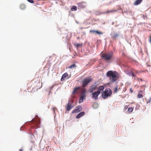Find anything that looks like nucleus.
I'll use <instances>...</instances> for the list:
<instances>
[{
	"label": "nucleus",
	"instance_id": "obj_1",
	"mask_svg": "<svg viewBox=\"0 0 151 151\" xmlns=\"http://www.w3.org/2000/svg\"><path fill=\"white\" fill-rule=\"evenodd\" d=\"M106 76L111 81L113 82L117 80L119 77L118 73L115 71H108L106 73Z\"/></svg>",
	"mask_w": 151,
	"mask_h": 151
},
{
	"label": "nucleus",
	"instance_id": "obj_2",
	"mask_svg": "<svg viewBox=\"0 0 151 151\" xmlns=\"http://www.w3.org/2000/svg\"><path fill=\"white\" fill-rule=\"evenodd\" d=\"M113 56V53H104L102 54L101 57L105 60H111Z\"/></svg>",
	"mask_w": 151,
	"mask_h": 151
},
{
	"label": "nucleus",
	"instance_id": "obj_3",
	"mask_svg": "<svg viewBox=\"0 0 151 151\" xmlns=\"http://www.w3.org/2000/svg\"><path fill=\"white\" fill-rule=\"evenodd\" d=\"M111 93L110 89L108 88H106L102 93V97L104 99L106 98L109 96Z\"/></svg>",
	"mask_w": 151,
	"mask_h": 151
},
{
	"label": "nucleus",
	"instance_id": "obj_4",
	"mask_svg": "<svg viewBox=\"0 0 151 151\" xmlns=\"http://www.w3.org/2000/svg\"><path fill=\"white\" fill-rule=\"evenodd\" d=\"M92 81V79L91 78H86L84 79L83 81V84L82 85V87H84L90 82Z\"/></svg>",
	"mask_w": 151,
	"mask_h": 151
},
{
	"label": "nucleus",
	"instance_id": "obj_5",
	"mask_svg": "<svg viewBox=\"0 0 151 151\" xmlns=\"http://www.w3.org/2000/svg\"><path fill=\"white\" fill-rule=\"evenodd\" d=\"M82 110V107L81 106H79L76 107V108L72 111V113H77L81 111Z\"/></svg>",
	"mask_w": 151,
	"mask_h": 151
},
{
	"label": "nucleus",
	"instance_id": "obj_6",
	"mask_svg": "<svg viewBox=\"0 0 151 151\" xmlns=\"http://www.w3.org/2000/svg\"><path fill=\"white\" fill-rule=\"evenodd\" d=\"M100 94L99 92L95 91L92 93V98L95 99V100L98 99V96Z\"/></svg>",
	"mask_w": 151,
	"mask_h": 151
},
{
	"label": "nucleus",
	"instance_id": "obj_7",
	"mask_svg": "<svg viewBox=\"0 0 151 151\" xmlns=\"http://www.w3.org/2000/svg\"><path fill=\"white\" fill-rule=\"evenodd\" d=\"M72 102L70 103L68 102L67 106H66V110L67 111H70L72 108Z\"/></svg>",
	"mask_w": 151,
	"mask_h": 151
},
{
	"label": "nucleus",
	"instance_id": "obj_8",
	"mask_svg": "<svg viewBox=\"0 0 151 151\" xmlns=\"http://www.w3.org/2000/svg\"><path fill=\"white\" fill-rule=\"evenodd\" d=\"M90 88L89 89V91L90 93H92L94 91H95L97 88L96 86H90Z\"/></svg>",
	"mask_w": 151,
	"mask_h": 151
},
{
	"label": "nucleus",
	"instance_id": "obj_9",
	"mask_svg": "<svg viewBox=\"0 0 151 151\" xmlns=\"http://www.w3.org/2000/svg\"><path fill=\"white\" fill-rule=\"evenodd\" d=\"M111 36L113 38L116 39L118 36L119 34L115 32H113L111 33Z\"/></svg>",
	"mask_w": 151,
	"mask_h": 151
},
{
	"label": "nucleus",
	"instance_id": "obj_10",
	"mask_svg": "<svg viewBox=\"0 0 151 151\" xmlns=\"http://www.w3.org/2000/svg\"><path fill=\"white\" fill-rule=\"evenodd\" d=\"M68 76V74L67 73H64L62 76L61 79V81H63L66 79L67 77Z\"/></svg>",
	"mask_w": 151,
	"mask_h": 151
},
{
	"label": "nucleus",
	"instance_id": "obj_11",
	"mask_svg": "<svg viewBox=\"0 0 151 151\" xmlns=\"http://www.w3.org/2000/svg\"><path fill=\"white\" fill-rule=\"evenodd\" d=\"M89 32L90 33H96L98 34H103L102 32H100L97 30H90Z\"/></svg>",
	"mask_w": 151,
	"mask_h": 151
},
{
	"label": "nucleus",
	"instance_id": "obj_12",
	"mask_svg": "<svg viewBox=\"0 0 151 151\" xmlns=\"http://www.w3.org/2000/svg\"><path fill=\"white\" fill-rule=\"evenodd\" d=\"M85 114V112L83 111L80 113L76 116V118L78 119L81 118V116H84Z\"/></svg>",
	"mask_w": 151,
	"mask_h": 151
},
{
	"label": "nucleus",
	"instance_id": "obj_13",
	"mask_svg": "<svg viewBox=\"0 0 151 151\" xmlns=\"http://www.w3.org/2000/svg\"><path fill=\"white\" fill-rule=\"evenodd\" d=\"M104 88V87L103 86H99L98 88L97 91L99 92L100 94L101 92H102L103 91Z\"/></svg>",
	"mask_w": 151,
	"mask_h": 151
},
{
	"label": "nucleus",
	"instance_id": "obj_14",
	"mask_svg": "<svg viewBox=\"0 0 151 151\" xmlns=\"http://www.w3.org/2000/svg\"><path fill=\"white\" fill-rule=\"evenodd\" d=\"M142 0H136L134 3L135 5H137L140 4L142 1Z\"/></svg>",
	"mask_w": 151,
	"mask_h": 151
},
{
	"label": "nucleus",
	"instance_id": "obj_15",
	"mask_svg": "<svg viewBox=\"0 0 151 151\" xmlns=\"http://www.w3.org/2000/svg\"><path fill=\"white\" fill-rule=\"evenodd\" d=\"M86 98V96L85 95H83L80 98L79 103H81L83 102V99H85Z\"/></svg>",
	"mask_w": 151,
	"mask_h": 151
},
{
	"label": "nucleus",
	"instance_id": "obj_16",
	"mask_svg": "<svg viewBox=\"0 0 151 151\" xmlns=\"http://www.w3.org/2000/svg\"><path fill=\"white\" fill-rule=\"evenodd\" d=\"M116 12V10H115V9H113V10L108 11L106 12H105L104 13V14H108V13H113L114 12Z\"/></svg>",
	"mask_w": 151,
	"mask_h": 151
},
{
	"label": "nucleus",
	"instance_id": "obj_17",
	"mask_svg": "<svg viewBox=\"0 0 151 151\" xmlns=\"http://www.w3.org/2000/svg\"><path fill=\"white\" fill-rule=\"evenodd\" d=\"M80 88V87H77L76 88H75L73 89V93H72L73 94H74L76 93V91L78 90Z\"/></svg>",
	"mask_w": 151,
	"mask_h": 151
},
{
	"label": "nucleus",
	"instance_id": "obj_18",
	"mask_svg": "<svg viewBox=\"0 0 151 151\" xmlns=\"http://www.w3.org/2000/svg\"><path fill=\"white\" fill-rule=\"evenodd\" d=\"M142 92V91H141L139 92L138 94V98H141L143 97L142 95L141 94Z\"/></svg>",
	"mask_w": 151,
	"mask_h": 151
},
{
	"label": "nucleus",
	"instance_id": "obj_19",
	"mask_svg": "<svg viewBox=\"0 0 151 151\" xmlns=\"http://www.w3.org/2000/svg\"><path fill=\"white\" fill-rule=\"evenodd\" d=\"M20 8L21 10H24L25 8V6L23 4H21L20 6Z\"/></svg>",
	"mask_w": 151,
	"mask_h": 151
},
{
	"label": "nucleus",
	"instance_id": "obj_20",
	"mask_svg": "<svg viewBox=\"0 0 151 151\" xmlns=\"http://www.w3.org/2000/svg\"><path fill=\"white\" fill-rule=\"evenodd\" d=\"M75 47H76L77 48H78L80 46H82L83 44H79V43H76L74 44Z\"/></svg>",
	"mask_w": 151,
	"mask_h": 151
},
{
	"label": "nucleus",
	"instance_id": "obj_21",
	"mask_svg": "<svg viewBox=\"0 0 151 151\" xmlns=\"http://www.w3.org/2000/svg\"><path fill=\"white\" fill-rule=\"evenodd\" d=\"M133 110V108L132 107H129L127 111L129 113H131L132 111Z\"/></svg>",
	"mask_w": 151,
	"mask_h": 151
},
{
	"label": "nucleus",
	"instance_id": "obj_22",
	"mask_svg": "<svg viewBox=\"0 0 151 151\" xmlns=\"http://www.w3.org/2000/svg\"><path fill=\"white\" fill-rule=\"evenodd\" d=\"M77 7L75 6H73L71 9L72 11H75L77 10Z\"/></svg>",
	"mask_w": 151,
	"mask_h": 151
},
{
	"label": "nucleus",
	"instance_id": "obj_23",
	"mask_svg": "<svg viewBox=\"0 0 151 151\" xmlns=\"http://www.w3.org/2000/svg\"><path fill=\"white\" fill-rule=\"evenodd\" d=\"M75 66H76L75 64H73L72 65H70V66H69L68 67V68H70V69H72V68H75Z\"/></svg>",
	"mask_w": 151,
	"mask_h": 151
},
{
	"label": "nucleus",
	"instance_id": "obj_24",
	"mask_svg": "<svg viewBox=\"0 0 151 151\" xmlns=\"http://www.w3.org/2000/svg\"><path fill=\"white\" fill-rule=\"evenodd\" d=\"M133 73V72H132V71H131L130 72H127V73H126L129 76H132V73Z\"/></svg>",
	"mask_w": 151,
	"mask_h": 151
},
{
	"label": "nucleus",
	"instance_id": "obj_25",
	"mask_svg": "<svg viewBox=\"0 0 151 151\" xmlns=\"http://www.w3.org/2000/svg\"><path fill=\"white\" fill-rule=\"evenodd\" d=\"M132 76L133 77H134V78L135 77H136V75L133 72L132 73Z\"/></svg>",
	"mask_w": 151,
	"mask_h": 151
},
{
	"label": "nucleus",
	"instance_id": "obj_26",
	"mask_svg": "<svg viewBox=\"0 0 151 151\" xmlns=\"http://www.w3.org/2000/svg\"><path fill=\"white\" fill-rule=\"evenodd\" d=\"M30 3H33L34 2V1L33 0H27Z\"/></svg>",
	"mask_w": 151,
	"mask_h": 151
},
{
	"label": "nucleus",
	"instance_id": "obj_27",
	"mask_svg": "<svg viewBox=\"0 0 151 151\" xmlns=\"http://www.w3.org/2000/svg\"><path fill=\"white\" fill-rule=\"evenodd\" d=\"M35 121V118H33L32 120V122L33 123V122H35V123H36V122Z\"/></svg>",
	"mask_w": 151,
	"mask_h": 151
},
{
	"label": "nucleus",
	"instance_id": "obj_28",
	"mask_svg": "<svg viewBox=\"0 0 151 151\" xmlns=\"http://www.w3.org/2000/svg\"><path fill=\"white\" fill-rule=\"evenodd\" d=\"M117 90H118V88H117V87H116L115 88V90H114V92H116L117 91Z\"/></svg>",
	"mask_w": 151,
	"mask_h": 151
},
{
	"label": "nucleus",
	"instance_id": "obj_29",
	"mask_svg": "<svg viewBox=\"0 0 151 151\" xmlns=\"http://www.w3.org/2000/svg\"><path fill=\"white\" fill-rule=\"evenodd\" d=\"M130 91L131 93H132L133 92V91L132 88L130 89Z\"/></svg>",
	"mask_w": 151,
	"mask_h": 151
},
{
	"label": "nucleus",
	"instance_id": "obj_30",
	"mask_svg": "<svg viewBox=\"0 0 151 151\" xmlns=\"http://www.w3.org/2000/svg\"><path fill=\"white\" fill-rule=\"evenodd\" d=\"M151 99H150L149 100L147 101V103L148 104L150 102Z\"/></svg>",
	"mask_w": 151,
	"mask_h": 151
},
{
	"label": "nucleus",
	"instance_id": "obj_31",
	"mask_svg": "<svg viewBox=\"0 0 151 151\" xmlns=\"http://www.w3.org/2000/svg\"><path fill=\"white\" fill-rule=\"evenodd\" d=\"M74 56H76L77 55V54L76 53H75V54H74Z\"/></svg>",
	"mask_w": 151,
	"mask_h": 151
},
{
	"label": "nucleus",
	"instance_id": "obj_32",
	"mask_svg": "<svg viewBox=\"0 0 151 151\" xmlns=\"http://www.w3.org/2000/svg\"><path fill=\"white\" fill-rule=\"evenodd\" d=\"M53 86H52L51 87V88H50L51 89H52V88H53Z\"/></svg>",
	"mask_w": 151,
	"mask_h": 151
},
{
	"label": "nucleus",
	"instance_id": "obj_33",
	"mask_svg": "<svg viewBox=\"0 0 151 151\" xmlns=\"http://www.w3.org/2000/svg\"><path fill=\"white\" fill-rule=\"evenodd\" d=\"M53 110L54 112H55V109H54V108H53Z\"/></svg>",
	"mask_w": 151,
	"mask_h": 151
},
{
	"label": "nucleus",
	"instance_id": "obj_34",
	"mask_svg": "<svg viewBox=\"0 0 151 151\" xmlns=\"http://www.w3.org/2000/svg\"><path fill=\"white\" fill-rule=\"evenodd\" d=\"M20 151H22V149H21L20 150Z\"/></svg>",
	"mask_w": 151,
	"mask_h": 151
},
{
	"label": "nucleus",
	"instance_id": "obj_35",
	"mask_svg": "<svg viewBox=\"0 0 151 151\" xmlns=\"http://www.w3.org/2000/svg\"><path fill=\"white\" fill-rule=\"evenodd\" d=\"M140 80L141 81H142V79L141 78L140 79Z\"/></svg>",
	"mask_w": 151,
	"mask_h": 151
},
{
	"label": "nucleus",
	"instance_id": "obj_36",
	"mask_svg": "<svg viewBox=\"0 0 151 151\" xmlns=\"http://www.w3.org/2000/svg\"><path fill=\"white\" fill-rule=\"evenodd\" d=\"M137 79H138V80H139V78H137Z\"/></svg>",
	"mask_w": 151,
	"mask_h": 151
}]
</instances>
